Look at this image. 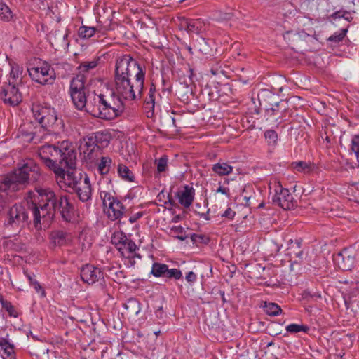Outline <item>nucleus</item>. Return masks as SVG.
Listing matches in <instances>:
<instances>
[{"instance_id":"obj_1","label":"nucleus","mask_w":359,"mask_h":359,"mask_svg":"<svg viewBox=\"0 0 359 359\" xmlns=\"http://www.w3.org/2000/svg\"><path fill=\"white\" fill-rule=\"evenodd\" d=\"M145 72L137 62L128 55L118 57L114 72L115 100L133 101L142 97Z\"/></svg>"},{"instance_id":"obj_2","label":"nucleus","mask_w":359,"mask_h":359,"mask_svg":"<svg viewBox=\"0 0 359 359\" xmlns=\"http://www.w3.org/2000/svg\"><path fill=\"white\" fill-rule=\"evenodd\" d=\"M38 155L53 172L63 165L67 168H74L76 165V152L69 147L67 141L57 144H46L39 149Z\"/></svg>"},{"instance_id":"obj_3","label":"nucleus","mask_w":359,"mask_h":359,"mask_svg":"<svg viewBox=\"0 0 359 359\" xmlns=\"http://www.w3.org/2000/svg\"><path fill=\"white\" fill-rule=\"evenodd\" d=\"M86 111L100 118L111 120L121 115L124 111V103L120 100H115L112 96L107 97L103 94L95 92L88 93Z\"/></svg>"},{"instance_id":"obj_4","label":"nucleus","mask_w":359,"mask_h":359,"mask_svg":"<svg viewBox=\"0 0 359 359\" xmlns=\"http://www.w3.org/2000/svg\"><path fill=\"white\" fill-rule=\"evenodd\" d=\"M41 176L39 166L31 158L25 160L15 170L0 182V191L15 188L17 184H25L29 182H36Z\"/></svg>"},{"instance_id":"obj_5","label":"nucleus","mask_w":359,"mask_h":359,"mask_svg":"<svg viewBox=\"0 0 359 359\" xmlns=\"http://www.w3.org/2000/svg\"><path fill=\"white\" fill-rule=\"evenodd\" d=\"M46 188L36 187L35 193H30L33 196L30 210L34 217V226L36 229H41L42 224H48L54 218L50 202L45 200Z\"/></svg>"},{"instance_id":"obj_6","label":"nucleus","mask_w":359,"mask_h":359,"mask_svg":"<svg viewBox=\"0 0 359 359\" xmlns=\"http://www.w3.org/2000/svg\"><path fill=\"white\" fill-rule=\"evenodd\" d=\"M45 200L50 201L53 208V214H60L62 219L67 222H73L76 220L77 212L69 196L67 194H56L50 188H46Z\"/></svg>"},{"instance_id":"obj_7","label":"nucleus","mask_w":359,"mask_h":359,"mask_svg":"<svg viewBox=\"0 0 359 359\" xmlns=\"http://www.w3.org/2000/svg\"><path fill=\"white\" fill-rule=\"evenodd\" d=\"M354 11L340 9L327 16L328 21L334 25L341 26L339 32H334L327 38V41L331 46H337L343 41L346 36L349 23L353 20Z\"/></svg>"},{"instance_id":"obj_8","label":"nucleus","mask_w":359,"mask_h":359,"mask_svg":"<svg viewBox=\"0 0 359 359\" xmlns=\"http://www.w3.org/2000/svg\"><path fill=\"white\" fill-rule=\"evenodd\" d=\"M34 118L39 122L46 135L54 133L56 129L57 116L54 108L50 107L34 104L32 108Z\"/></svg>"},{"instance_id":"obj_9","label":"nucleus","mask_w":359,"mask_h":359,"mask_svg":"<svg viewBox=\"0 0 359 359\" xmlns=\"http://www.w3.org/2000/svg\"><path fill=\"white\" fill-rule=\"evenodd\" d=\"M31 79L41 85H52L56 79V73L51 65L46 61L36 67L27 68Z\"/></svg>"},{"instance_id":"obj_10","label":"nucleus","mask_w":359,"mask_h":359,"mask_svg":"<svg viewBox=\"0 0 359 359\" xmlns=\"http://www.w3.org/2000/svg\"><path fill=\"white\" fill-rule=\"evenodd\" d=\"M100 196L102 200L103 205L107 208L106 213L108 219L111 221L120 220L126 212L123 203L105 191H101Z\"/></svg>"},{"instance_id":"obj_11","label":"nucleus","mask_w":359,"mask_h":359,"mask_svg":"<svg viewBox=\"0 0 359 359\" xmlns=\"http://www.w3.org/2000/svg\"><path fill=\"white\" fill-rule=\"evenodd\" d=\"M69 93L76 108L83 110L86 107L88 94L86 93L85 79L83 75H77L70 82Z\"/></svg>"},{"instance_id":"obj_12","label":"nucleus","mask_w":359,"mask_h":359,"mask_svg":"<svg viewBox=\"0 0 359 359\" xmlns=\"http://www.w3.org/2000/svg\"><path fill=\"white\" fill-rule=\"evenodd\" d=\"M54 174L56 182L61 189H73L84 177V174L76 170V166L74 168H68L66 172L62 167L55 170Z\"/></svg>"},{"instance_id":"obj_13","label":"nucleus","mask_w":359,"mask_h":359,"mask_svg":"<svg viewBox=\"0 0 359 359\" xmlns=\"http://www.w3.org/2000/svg\"><path fill=\"white\" fill-rule=\"evenodd\" d=\"M18 137L25 142L37 144L46 138V133L41 127L35 126L32 122H26L19 128Z\"/></svg>"},{"instance_id":"obj_14","label":"nucleus","mask_w":359,"mask_h":359,"mask_svg":"<svg viewBox=\"0 0 359 359\" xmlns=\"http://www.w3.org/2000/svg\"><path fill=\"white\" fill-rule=\"evenodd\" d=\"M29 215L26 208L21 205H13L8 212L7 226L13 229H22L29 223Z\"/></svg>"},{"instance_id":"obj_15","label":"nucleus","mask_w":359,"mask_h":359,"mask_svg":"<svg viewBox=\"0 0 359 359\" xmlns=\"http://www.w3.org/2000/svg\"><path fill=\"white\" fill-rule=\"evenodd\" d=\"M0 100L6 104L17 106L22 102V94L19 91L16 84L4 83L0 87Z\"/></svg>"},{"instance_id":"obj_16","label":"nucleus","mask_w":359,"mask_h":359,"mask_svg":"<svg viewBox=\"0 0 359 359\" xmlns=\"http://www.w3.org/2000/svg\"><path fill=\"white\" fill-rule=\"evenodd\" d=\"M275 194L273 201L284 210H290L295 206L294 198L287 189L283 188L280 182L273 184Z\"/></svg>"},{"instance_id":"obj_17","label":"nucleus","mask_w":359,"mask_h":359,"mask_svg":"<svg viewBox=\"0 0 359 359\" xmlns=\"http://www.w3.org/2000/svg\"><path fill=\"white\" fill-rule=\"evenodd\" d=\"M80 276L81 280L88 285L94 284L104 279L101 269L91 264L83 266L81 270Z\"/></svg>"},{"instance_id":"obj_18","label":"nucleus","mask_w":359,"mask_h":359,"mask_svg":"<svg viewBox=\"0 0 359 359\" xmlns=\"http://www.w3.org/2000/svg\"><path fill=\"white\" fill-rule=\"evenodd\" d=\"M72 190L74 191L79 199L82 202H87L91 199L92 187L87 174L84 173L82 180L79 182L78 184Z\"/></svg>"},{"instance_id":"obj_19","label":"nucleus","mask_w":359,"mask_h":359,"mask_svg":"<svg viewBox=\"0 0 359 359\" xmlns=\"http://www.w3.org/2000/svg\"><path fill=\"white\" fill-rule=\"evenodd\" d=\"M194 189L189 185H185L183 190L177 193L179 203L184 208L190 207L194 201Z\"/></svg>"},{"instance_id":"obj_20","label":"nucleus","mask_w":359,"mask_h":359,"mask_svg":"<svg viewBox=\"0 0 359 359\" xmlns=\"http://www.w3.org/2000/svg\"><path fill=\"white\" fill-rule=\"evenodd\" d=\"M97 150L107 147L111 140V135L107 130L98 131L91 135Z\"/></svg>"},{"instance_id":"obj_21","label":"nucleus","mask_w":359,"mask_h":359,"mask_svg":"<svg viewBox=\"0 0 359 359\" xmlns=\"http://www.w3.org/2000/svg\"><path fill=\"white\" fill-rule=\"evenodd\" d=\"M79 151L84 154L85 158L92 160L93 153L98 150L93 138L90 136L88 138H83V142L80 144Z\"/></svg>"},{"instance_id":"obj_22","label":"nucleus","mask_w":359,"mask_h":359,"mask_svg":"<svg viewBox=\"0 0 359 359\" xmlns=\"http://www.w3.org/2000/svg\"><path fill=\"white\" fill-rule=\"evenodd\" d=\"M71 235L62 230H56L51 232L50 239L54 245L63 246L71 241Z\"/></svg>"},{"instance_id":"obj_23","label":"nucleus","mask_w":359,"mask_h":359,"mask_svg":"<svg viewBox=\"0 0 359 359\" xmlns=\"http://www.w3.org/2000/svg\"><path fill=\"white\" fill-rule=\"evenodd\" d=\"M123 245L118 248L119 252L121 254L122 257H137L138 258H141V256L137 254L133 253L138 249L137 245L134 241L130 239L126 238V241L123 243Z\"/></svg>"},{"instance_id":"obj_24","label":"nucleus","mask_w":359,"mask_h":359,"mask_svg":"<svg viewBox=\"0 0 359 359\" xmlns=\"http://www.w3.org/2000/svg\"><path fill=\"white\" fill-rule=\"evenodd\" d=\"M9 65L11 67L10 77L12 80L11 83L16 85L22 83L23 67L13 60L9 62Z\"/></svg>"},{"instance_id":"obj_25","label":"nucleus","mask_w":359,"mask_h":359,"mask_svg":"<svg viewBox=\"0 0 359 359\" xmlns=\"http://www.w3.org/2000/svg\"><path fill=\"white\" fill-rule=\"evenodd\" d=\"M0 355L3 359H13L14 348L5 339H0Z\"/></svg>"},{"instance_id":"obj_26","label":"nucleus","mask_w":359,"mask_h":359,"mask_svg":"<svg viewBox=\"0 0 359 359\" xmlns=\"http://www.w3.org/2000/svg\"><path fill=\"white\" fill-rule=\"evenodd\" d=\"M124 308L129 316H137L141 311L140 303L135 298H130L124 304Z\"/></svg>"},{"instance_id":"obj_27","label":"nucleus","mask_w":359,"mask_h":359,"mask_svg":"<svg viewBox=\"0 0 359 359\" xmlns=\"http://www.w3.org/2000/svg\"><path fill=\"white\" fill-rule=\"evenodd\" d=\"M301 240H295L293 241L290 239L288 241V247L287 248L288 255H294L295 257H301L303 252L301 250Z\"/></svg>"},{"instance_id":"obj_28","label":"nucleus","mask_w":359,"mask_h":359,"mask_svg":"<svg viewBox=\"0 0 359 359\" xmlns=\"http://www.w3.org/2000/svg\"><path fill=\"white\" fill-rule=\"evenodd\" d=\"M291 165L292 168L294 169L296 171L304 174L309 173L310 172L313 171L315 168L313 163L302 161L293 162Z\"/></svg>"},{"instance_id":"obj_29","label":"nucleus","mask_w":359,"mask_h":359,"mask_svg":"<svg viewBox=\"0 0 359 359\" xmlns=\"http://www.w3.org/2000/svg\"><path fill=\"white\" fill-rule=\"evenodd\" d=\"M156 95H159L156 90V87L154 83L150 86L149 93L144 100L145 108L150 110H154L155 107V100Z\"/></svg>"},{"instance_id":"obj_30","label":"nucleus","mask_w":359,"mask_h":359,"mask_svg":"<svg viewBox=\"0 0 359 359\" xmlns=\"http://www.w3.org/2000/svg\"><path fill=\"white\" fill-rule=\"evenodd\" d=\"M212 170L220 176L227 175L232 172L233 167L226 163L219 162L213 165Z\"/></svg>"},{"instance_id":"obj_31","label":"nucleus","mask_w":359,"mask_h":359,"mask_svg":"<svg viewBox=\"0 0 359 359\" xmlns=\"http://www.w3.org/2000/svg\"><path fill=\"white\" fill-rule=\"evenodd\" d=\"M112 160L108 156H102L97 166L99 172L103 175H107L110 169Z\"/></svg>"},{"instance_id":"obj_32","label":"nucleus","mask_w":359,"mask_h":359,"mask_svg":"<svg viewBox=\"0 0 359 359\" xmlns=\"http://www.w3.org/2000/svg\"><path fill=\"white\" fill-rule=\"evenodd\" d=\"M168 265L158 262H154L151 267V273L155 277L165 278Z\"/></svg>"},{"instance_id":"obj_33","label":"nucleus","mask_w":359,"mask_h":359,"mask_svg":"<svg viewBox=\"0 0 359 359\" xmlns=\"http://www.w3.org/2000/svg\"><path fill=\"white\" fill-rule=\"evenodd\" d=\"M96 29L93 27L81 25L78 30V35L81 39H88L95 35Z\"/></svg>"},{"instance_id":"obj_34","label":"nucleus","mask_w":359,"mask_h":359,"mask_svg":"<svg viewBox=\"0 0 359 359\" xmlns=\"http://www.w3.org/2000/svg\"><path fill=\"white\" fill-rule=\"evenodd\" d=\"M264 308L265 313L271 316H276L282 311L280 306L273 302L267 303L265 302Z\"/></svg>"},{"instance_id":"obj_35","label":"nucleus","mask_w":359,"mask_h":359,"mask_svg":"<svg viewBox=\"0 0 359 359\" xmlns=\"http://www.w3.org/2000/svg\"><path fill=\"white\" fill-rule=\"evenodd\" d=\"M0 303L2 307L8 312L11 317H18V313L15 306L11 304V302L5 300L1 294H0Z\"/></svg>"},{"instance_id":"obj_36","label":"nucleus","mask_w":359,"mask_h":359,"mask_svg":"<svg viewBox=\"0 0 359 359\" xmlns=\"http://www.w3.org/2000/svg\"><path fill=\"white\" fill-rule=\"evenodd\" d=\"M118 173L119 176L128 182H133L134 181V175L133 172L130 170L128 167L123 164H120L118 166Z\"/></svg>"},{"instance_id":"obj_37","label":"nucleus","mask_w":359,"mask_h":359,"mask_svg":"<svg viewBox=\"0 0 359 359\" xmlns=\"http://www.w3.org/2000/svg\"><path fill=\"white\" fill-rule=\"evenodd\" d=\"M12 18L13 15L11 9L2 0H0V20L9 21Z\"/></svg>"},{"instance_id":"obj_38","label":"nucleus","mask_w":359,"mask_h":359,"mask_svg":"<svg viewBox=\"0 0 359 359\" xmlns=\"http://www.w3.org/2000/svg\"><path fill=\"white\" fill-rule=\"evenodd\" d=\"M126 235L123 231H115L111 236V243L116 246L117 250L122 246L126 241Z\"/></svg>"},{"instance_id":"obj_39","label":"nucleus","mask_w":359,"mask_h":359,"mask_svg":"<svg viewBox=\"0 0 359 359\" xmlns=\"http://www.w3.org/2000/svg\"><path fill=\"white\" fill-rule=\"evenodd\" d=\"M201 28L202 22L200 19H189L187 32L198 33Z\"/></svg>"},{"instance_id":"obj_40","label":"nucleus","mask_w":359,"mask_h":359,"mask_svg":"<svg viewBox=\"0 0 359 359\" xmlns=\"http://www.w3.org/2000/svg\"><path fill=\"white\" fill-rule=\"evenodd\" d=\"M341 259L343 260L342 266H341L343 270L344 271H348L351 270V268L353 266L354 264V257L348 256L346 258V262H345V258L344 257V255L342 252H339L337 254V259Z\"/></svg>"},{"instance_id":"obj_41","label":"nucleus","mask_w":359,"mask_h":359,"mask_svg":"<svg viewBox=\"0 0 359 359\" xmlns=\"http://www.w3.org/2000/svg\"><path fill=\"white\" fill-rule=\"evenodd\" d=\"M308 330L309 327L304 325L290 324L286 327V331L290 333L307 332Z\"/></svg>"},{"instance_id":"obj_42","label":"nucleus","mask_w":359,"mask_h":359,"mask_svg":"<svg viewBox=\"0 0 359 359\" xmlns=\"http://www.w3.org/2000/svg\"><path fill=\"white\" fill-rule=\"evenodd\" d=\"M99 59H94L91 61H86L80 64L79 69L81 72H88L90 69H94L97 66Z\"/></svg>"},{"instance_id":"obj_43","label":"nucleus","mask_w":359,"mask_h":359,"mask_svg":"<svg viewBox=\"0 0 359 359\" xmlns=\"http://www.w3.org/2000/svg\"><path fill=\"white\" fill-rule=\"evenodd\" d=\"M283 104H284L283 102L276 103L275 106L272 107L271 108L267 109L266 110V116L268 117L276 116L277 117L275 118V120H276V121H278L280 118L279 107H280V105L283 106Z\"/></svg>"},{"instance_id":"obj_44","label":"nucleus","mask_w":359,"mask_h":359,"mask_svg":"<svg viewBox=\"0 0 359 359\" xmlns=\"http://www.w3.org/2000/svg\"><path fill=\"white\" fill-rule=\"evenodd\" d=\"M182 276V271L177 269H166L165 278H174L175 280H180Z\"/></svg>"},{"instance_id":"obj_45","label":"nucleus","mask_w":359,"mask_h":359,"mask_svg":"<svg viewBox=\"0 0 359 359\" xmlns=\"http://www.w3.org/2000/svg\"><path fill=\"white\" fill-rule=\"evenodd\" d=\"M168 156H163L156 161L158 172L161 173L166 170L168 168Z\"/></svg>"},{"instance_id":"obj_46","label":"nucleus","mask_w":359,"mask_h":359,"mask_svg":"<svg viewBox=\"0 0 359 359\" xmlns=\"http://www.w3.org/2000/svg\"><path fill=\"white\" fill-rule=\"evenodd\" d=\"M264 136L268 143L275 144L278 140V134L273 130H268L264 133Z\"/></svg>"},{"instance_id":"obj_47","label":"nucleus","mask_w":359,"mask_h":359,"mask_svg":"<svg viewBox=\"0 0 359 359\" xmlns=\"http://www.w3.org/2000/svg\"><path fill=\"white\" fill-rule=\"evenodd\" d=\"M351 150L355 154L356 156H359V133L355 135L351 140Z\"/></svg>"},{"instance_id":"obj_48","label":"nucleus","mask_w":359,"mask_h":359,"mask_svg":"<svg viewBox=\"0 0 359 359\" xmlns=\"http://www.w3.org/2000/svg\"><path fill=\"white\" fill-rule=\"evenodd\" d=\"M171 231L176 234V238L178 239L181 241H184L185 239V237L181 235L184 233V229L181 226H172L171 228Z\"/></svg>"},{"instance_id":"obj_49","label":"nucleus","mask_w":359,"mask_h":359,"mask_svg":"<svg viewBox=\"0 0 359 359\" xmlns=\"http://www.w3.org/2000/svg\"><path fill=\"white\" fill-rule=\"evenodd\" d=\"M33 2V6L38 9H45L48 7L47 0H31Z\"/></svg>"},{"instance_id":"obj_50","label":"nucleus","mask_w":359,"mask_h":359,"mask_svg":"<svg viewBox=\"0 0 359 359\" xmlns=\"http://www.w3.org/2000/svg\"><path fill=\"white\" fill-rule=\"evenodd\" d=\"M31 285L34 288L37 293H41L42 297L46 296L45 290L38 281L35 280Z\"/></svg>"},{"instance_id":"obj_51","label":"nucleus","mask_w":359,"mask_h":359,"mask_svg":"<svg viewBox=\"0 0 359 359\" xmlns=\"http://www.w3.org/2000/svg\"><path fill=\"white\" fill-rule=\"evenodd\" d=\"M180 23L178 25L179 28L180 29H183L187 32L188 30V23H189V18H180Z\"/></svg>"},{"instance_id":"obj_52","label":"nucleus","mask_w":359,"mask_h":359,"mask_svg":"<svg viewBox=\"0 0 359 359\" xmlns=\"http://www.w3.org/2000/svg\"><path fill=\"white\" fill-rule=\"evenodd\" d=\"M236 215L235 211H233L231 208H228L224 213L222 215V217L228 218L229 219H233Z\"/></svg>"},{"instance_id":"obj_53","label":"nucleus","mask_w":359,"mask_h":359,"mask_svg":"<svg viewBox=\"0 0 359 359\" xmlns=\"http://www.w3.org/2000/svg\"><path fill=\"white\" fill-rule=\"evenodd\" d=\"M143 216V212H138L135 214H133L132 216L129 217V222L131 224L135 223L137 222L140 218H141Z\"/></svg>"},{"instance_id":"obj_54","label":"nucleus","mask_w":359,"mask_h":359,"mask_svg":"<svg viewBox=\"0 0 359 359\" xmlns=\"http://www.w3.org/2000/svg\"><path fill=\"white\" fill-rule=\"evenodd\" d=\"M185 278L187 282L194 283L196 280V275L193 271H189Z\"/></svg>"},{"instance_id":"obj_55","label":"nucleus","mask_w":359,"mask_h":359,"mask_svg":"<svg viewBox=\"0 0 359 359\" xmlns=\"http://www.w3.org/2000/svg\"><path fill=\"white\" fill-rule=\"evenodd\" d=\"M281 247H282L281 245L278 244L275 241H272V246H271L272 250H271L273 252L277 254L280 251Z\"/></svg>"},{"instance_id":"obj_56","label":"nucleus","mask_w":359,"mask_h":359,"mask_svg":"<svg viewBox=\"0 0 359 359\" xmlns=\"http://www.w3.org/2000/svg\"><path fill=\"white\" fill-rule=\"evenodd\" d=\"M217 192L222 193V194H227L229 189L224 187L219 186V188L216 191Z\"/></svg>"},{"instance_id":"obj_57","label":"nucleus","mask_w":359,"mask_h":359,"mask_svg":"<svg viewBox=\"0 0 359 359\" xmlns=\"http://www.w3.org/2000/svg\"><path fill=\"white\" fill-rule=\"evenodd\" d=\"M25 274H26V276L27 277L29 281V284L32 285L33 283V282H34L36 280L34 279L33 276L30 274H28L26 272H25Z\"/></svg>"},{"instance_id":"obj_58","label":"nucleus","mask_w":359,"mask_h":359,"mask_svg":"<svg viewBox=\"0 0 359 359\" xmlns=\"http://www.w3.org/2000/svg\"><path fill=\"white\" fill-rule=\"evenodd\" d=\"M211 73L213 74V75H216L217 74V72L215 70H213V69H211Z\"/></svg>"},{"instance_id":"obj_59","label":"nucleus","mask_w":359,"mask_h":359,"mask_svg":"<svg viewBox=\"0 0 359 359\" xmlns=\"http://www.w3.org/2000/svg\"><path fill=\"white\" fill-rule=\"evenodd\" d=\"M67 36V34H62V38H63V39H65Z\"/></svg>"},{"instance_id":"obj_60","label":"nucleus","mask_w":359,"mask_h":359,"mask_svg":"<svg viewBox=\"0 0 359 359\" xmlns=\"http://www.w3.org/2000/svg\"><path fill=\"white\" fill-rule=\"evenodd\" d=\"M263 206V203H261L259 207H262Z\"/></svg>"}]
</instances>
